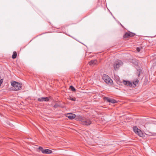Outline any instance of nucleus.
<instances>
[{
	"label": "nucleus",
	"mask_w": 156,
	"mask_h": 156,
	"mask_svg": "<svg viewBox=\"0 0 156 156\" xmlns=\"http://www.w3.org/2000/svg\"><path fill=\"white\" fill-rule=\"evenodd\" d=\"M76 120L80 121L82 124L84 125L88 126L91 123V121L89 119L83 117L80 115L76 117Z\"/></svg>",
	"instance_id": "nucleus-1"
},
{
	"label": "nucleus",
	"mask_w": 156,
	"mask_h": 156,
	"mask_svg": "<svg viewBox=\"0 0 156 156\" xmlns=\"http://www.w3.org/2000/svg\"><path fill=\"white\" fill-rule=\"evenodd\" d=\"M123 82L125 85L130 87H135L138 84L139 80L138 79H136L131 82L129 81L123 80Z\"/></svg>",
	"instance_id": "nucleus-2"
},
{
	"label": "nucleus",
	"mask_w": 156,
	"mask_h": 156,
	"mask_svg": "<svg viewBox=\"0 0 156 156\" xmlns=\"http://www.w3.org/2000/svg\"><path fill=\"white\" fill-rule=\"evenodd\" d=\"M11 84L13 87V89L16 91L20 90L22 87V84L18 82L13 81L11 83Z\"/></svg>",
	"instance_id": "nucleus-3"
},
{
	"label": "nucleus",
	"mask_w": 156,
	"mask_h": 156,
	"mask_svg": "<svg viewBox=\"0 0 156 156\" xmlns=\"http://www.w3.org/2000/svg\"><path fill=\"white\" fill-rule=\"evenodd\" d=\"M103 79L106 83L109 85H112V80L106 74L103 75Z\"/></svg>",
	"instance_id": "nucleus-4"
},
{
	"label": "nucleus",
	"mask_w": 156,
	"mask_h": 156,
	"mask_svg": "<svg viewBox=\"0 0 156 156\" xmlns=\"http://www.w3.org/2000/svg\"><path fill=\"white\" fill-rule=\"evenodd\" d=\"M122 65V62L120 60L115 62L113 66L114 69L115 70H117Z\"/></svg>",
	"instance_id": "nucleus-5"
},
{
	"label": "nucleus",
	"mask_w": 156,
	"mask_h": 156,
	"mask_svg": "<svg viewBox=\"0 0 156 156\" xmlns=\"http://www.w3.org/2000/svg\"><path fill=\"white\" fill-rule=\"evenodd\" d=\"M133 130L134 132L137 134L139 136L141 137H143L144 136V134L136 127L134 126L133 127Z\"/></svg>",
	"instance_id": "nucleus-6"
},
{
	"label": "nucleus",
	"mask_w": 156,
	"mask_h": 156,
	"mask_svg": "<svg viewBox=\"0 0 156 156\" xmlns=\"http://www.w3.org/2000/svg\"><path fill=\"white\" fill-rule=\"evenodd\" d=\"M66 117H68L70 119H73L75 118H76V117L78 116L77 115L76 116L75 114L72 113H68L66 114Z\"/></svg>",
	"instance_id": "nucleus-7"
},
{
	"label": "nucleus",
	"mask_w": 156,
	"mask_h": 156,
	"mask_svg": "<svg viewBox=\"0 0 156 156\" xmlns=\"http://www.w3.org/2000/svg\"><path fill=\"white\" fill-rule=\"evenodd\" d=\"M104 99L106 100L108 102H111L112 103H115L116 102V101L113 99L109 98L108 97H105Z\"/></svg>",
	"instance_id": "nucleus-8"
},
{
	"label": "nucleus",
	"mask_w": 156,
	"mask_h": 156,
	"mask_svg": "<svg viewBox=\"0 0 156 156\" xmlns=\"http://www.w3.org/2000/svg\"><path fill=\"white\" fill-rule=\"evenodd\" d=\"M49 99L48 97H41L38 98V101H47L49 100Z\"/></svg>",
	"instance_id": "nucleus-9"
},
{
	"label": "nucleus",
	"mask_w": 156,
	"mask_h": 156,
	"mask_svg": "<svg viewBox=\"0 0 156 156\" xmlns=\"http://www.w3.org/2000/svg\"><path fill=\"white\" fill-rule=\"evenodd\" d=\"M52 152V151L51 150L48 149L44 150V151H42L43 153L46 154H51Z\"/></svg>",
	"instance_id": "nucleus-10"
},
{
	"label": "nucleus",
	"mask_w": 156,
	"mask_h": 156,
	"mask_svg": "<svg viewBox=\"0 0 156 156\" xmlns=\"http://www.w3.org/2000/svg\"><path fill=\"white\" fill-rule=\"evenodd\" d=\"M97 61L96 60H92L90 61L89 63L90 65H94L97 64Z\"/></svg>",
	"instance_id": "nucleus-11"
},
{
	"label": "nucleus",
	"mask_w": 156,
	"mask_h": 156,
	"mask_svg": "<svg viewBox=\"0 0 156 156\" xmlns=\"http://www.w3.org/2000/svg\"><path fill=\"white\" fill-rule=\"evenodd\" d=\"M132 34L129 32H127L124 35V37H131L132 36Z\"/></svg>",
	"instance_id": "nucleus-12"
},
{
	"label": "nucleus",
	"mask_w": 156,
	"mask_h": 156,
	"mask_svg": "<svg viewBox=\"0 0 156 156\" xmlns=\"http://www.w3.org/2000/svg\"><path fill=\"white\" fill-rule=\"evenodd\" d=\"M16 56H17V53H16V51L13 52V54L12 55V58L13 59H14L16 58Z\"/></svg>",
	"instance_id": "nucleus-13"
},
{
	"label": "nucleus",
	"mask_w": 156,
	"mask_h": 156,
	"mask_svg": "<svg viewBox=\"0 0 156 156\" xmlns=\"http://www.w3.org/2000/svg\"><path fill=\"white\" fill-rule=\"evenodd\" d=\"M70 88L73 91H75V88L73 86H70Z\"/></svg>",
	"instance_id": "nucleus-14"
},
{
	"label": "nucleus",
	"mask_w": 156,
	"mask_h": 156,
	"mask_svg": "<svg viewBox=\"0 0 156 156\" xmlns=\"http://www.w3.org/2000/svg\"><path fill=\"white\" fill-rule=\"evenodd\" d=\"M69 99L70 100L74 101H75L76 99V98H73L71 97H70Z\"/></svg>",
	"instance_id": "nucleus-15"
},
{
	"label": "nucleus",
	"mask_w": 156,
	"mask_h": 156,
	"mask_svg": "<svg viewBox=\"0 0 156 156\" xmlns=\"http://www.w3.org/2000/svg\"><path fill=\"white\" fill-rule=\"evenodd\" d=\"M39 149L41 151L42 153V151H44V149H43V148L41 147H39Z\"/></svg>",
	"instance_id": "nucleus-16"
},
{
	"label": "nucleus",
	"mask_w": 156,
	"mask_h": 156,
	"mask_svg": "<svg viewBox=\"0 0 156 156\" xmlns=\"http://www.w3.org/2000/svg\"><path fill=\"white\" fill-rule=\"evenodd\" d=\"M136 49L137 51L138 52L140 51V48H137Z\"/></svg>",
	"instance_id": "nucleus-17"
}]
</instances>
